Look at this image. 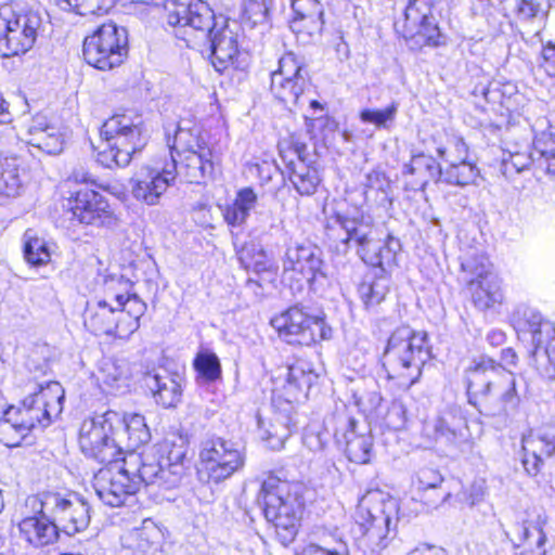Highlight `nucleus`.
<instances>
[{"mask_svg": "<svg viewBox=\"0 0 555 555\" xmlns=\"http://www.w3.org/2000/svg\"><path fill=\"white\" fill-rule=\"evenodd\" d=\"M385 425L392 430L404 428L406 423V410L402 401L393 400L384 416Z\"/></svg>", "mask_w": 555, "mask_h": 555, "instance_id": "obj_56", "label": "nucleus"}, {"mask_svg": "<svg viewBox=\"0 0 555 555\" xmlns=\"http://www.w3.org/2000/svg\"><path fill=\"white\" fill-rule=\"evenodd\" d=\"M289 436V417L276 414L270 423V428L264 430L262 438L270 441L273 449H279L283 447Z\"/></svg>", "mask_w": 555, "mask_h": 555, "instance_id": "obj_50", "label": "nucleus"}, {"mask_svg": "<svg viewBox=\"0 0 555 555\" xmlns=\"http://www.w3.org/2000/svg\"><path fill=\"white\" fill-rule=\"evenodd\" d=\"M540 57L539 66L550 77H555V43L548 41L546 44H543Z\"/></svg>", "mask_w": 555, "mask_h": 555, "instance_id": "obj_62", "label": "nucleus"}, {"mask_svg": "<svg viewBox=\"0 0 555 555\" xmlns=\"http://www.w3.org/2000/svg\"><path fill=\"white\" fill-rule=\"evenodd\" d=\"M179 375L159 367L146 372L142 385L150 391L155 402L166 409L176 406L182 396Z\"/></svg>", "mask_w": 555, "mask_h": 555, "instance_id": "obj_24", "label": "nucleus"}, {"mask_svg": "<svg viewBox=\"0 0 555 555\" xmlns=\"http://www.w3.org/2000/svg\"><path fill=\"white\" fill-rule=\"evenodd\" d=\"M305 487L274 475L263 479L257 496L266 519L271 522L279 541L287 546L297 533L305 507Z\"/></svg>", "mask_w": 555, "mask_h": 555, "instance_id": "obj_3", "label": "nucleus"}, {"mask_svg": "<svg viewBox=\"0 0 555 555\" xmlns=\"http://www.w3.org/2000/svg\"><path fill=\"white\" fill-rule=\"evenodd\" d=\"M246 460L243 444L216 435L207 437L199 449V478L208 483H221L241 473Z\"/></svg>", "mask_w": 555, "mask_h": 555, "instance_id": "obj_6", "label": "nucleus"}, {"mask_svg": "<svg viewBox=\"0 0 555 555\" xmlns=\"http://www.w3.org/2000/svg\"><path fill=\"white\" fill-rule=\"evenodd\" d=\"M309 86L306 64L295 53L287 52L279 60V68L271 73L270 90L285 105H296Z\"/></svg>", "mask_w": 555, "mask_h": 555, "instance_id": "obj_16", "label": "nucleus"}, {"mask_svg": "<svg viewBox=\"0 0 555 555\" xmlns=\"http://www.w3.org/2000/svg\"><path fill=\"white\" fill-rule=\"evenodd\" d=\"M279 337L289 345L311 346L332 338V327L321 315H312L308 308L296 304L271 320Z\"/></svg>", "mask_w": 555, "mask_h": 555, "instance_id": "obj_10", "label": "nucleus"}, {"mask_svg": "<svg viewBox=\"0 0 555 555\" xmlns=\"http://www.w3.org/2000/svg\"><path fill=\"white\" fill-rule=\"evenodd\" d=\"M279 152L297 193L301 196L313 195L321 183V177L314 166L315 162L309 157L307 144L291 135L279 142Z\"/></svg>", "mask_w": 555, "mask_h": 555, "instance_id": "obj_15", "label": "nucleus"}, {"mask_svg": "<svg viewBox=\"0 0 555 555\" xmlns=\"http://www.w3.org/2000/svg\"><path fill=\"white\" fill-rule=\"evenodd\" d=\"M399 106V102L392 100L384 108L365 107L360 111L359 119L362 124L373 125L376 129L390 130L396 122Z\"/></svg>", "mask_w": 555, "mask_h": 555, "instance_id": "obj_38", "label": "nucleus"}, {"mask_svg": "<svg viewBox=\"0 0 555 555\" xmlns=\"http://www.w3.org/2000/svg\"><path fill=\"white\" fill-rule=\"evenodd\" d=\"M28 435L25 428H22L21 423L14 416L9 415L5 409L0 417V443L8 448H16Z\"/></svg>", "mask_w": 555, "mask_h": 555, "instance_id": "obj_43", "label": "nucleus"}, {"mask_svg": "<svg viewBox=\"0 0 555 555\" xmlns=\"http://www.w3.org/2000/svg\"><path fill=\"white\" fill-rule=\"evenodd\" d=\"M326 264L323 259V251L313 244H296L287 248L284 259V270H292L301 273L307 278L312 289L319 279H326Z\"/></svg>", "mask_w": 555, "mask_h": 555, "instance_id": "obj_22", "label": "nucleus"}, {"mask_svg": "<svg viewBox=\"0 0 555 555\" xmlns=\"http://www.w3.org/2000/svg\"><path fill=\"white\" fill-rule=\"evenodd\" d=\"M64 390L61 384L49 382L46 386L37 385L29 396L20 401L17 405H9L7 411L29 434L37 425L49 426L52 415L62 412Z\"/></svg>", "mask_w": 555, "mask_h": 555, "instance_id": "obj_11", "label": "nucleus"}, {"mask_svg": "<svg viewBox=\"0 0 555 555\" xmlns=\"http://www.w3.org/2000/svg\"><path fill=\"white\" fill-rule=\"evenodd\" d=\"M124 435L128 436L127 448L133 451L146 444L151 439L150 429L140 414L132 415L128 422L125 420L124 429L118 431L117 438L119 439Z\"/></svg>", "mask_w": 555, "mask_h": 555, "instance_id": "obj_42", "label": "nucleus"}, {"mask_svg": "<svg viewBox=\"0 0 555 555\" xmlns=\"http://www.w3.org/2000/svg\"><path fill=\"white\" fill-rule=\"evenodd\" d=\"M538 168L555 176V140L551 134L542 133L535 138Z\"/></svg>", "mask_w": 555, "mask_h": 555, "instance_id": "obj_47", "label": "nucleus"}, {"mask_svg": "<svg viewBox=\"0 0 555 555\" xmlns=\"http://www.w3.org/2000/svg\"><path fill=\"white\" fill-rule=\"evenodd\" d=\"M328 438V433L309 430L304 435L302 442L312 452H321L325 450Z\"/></svg>", "mask_w": 555, "mask_h": 555, "instance_id": "obj_60", "label": "nucleus"}, {"mask_svg": "<svg viewBox=\"0 0 555 555\" xmlns=\"http://www.w3.org/2000/svg\"><path fill=\"white\" fill-rule=\"evenodd\" d=\"M63 11L78 15H101L114 7L115 0H55Z\"/></svg>", "mask_w": 555, "mask_h": 555, "instance_id": "obj_41", "label": "nucleus"}, {"mask_svg": "<svg viewBox=\"0 0 555 555\" xmlns=\"http://www.w3.org/2000/svg\"><path fill=\"white\" fill-rule=\"evenodd\" d=\"M467 285L472 300L479 310L492 309L504 300L502 280L495 272L481 280L469 279Z\"/></svg>", "mask_w": 555, "mask_h": 555, "instance_id": "obj_27", "label": "nucleus"}, {"mask_svg": "<svg viewBox=\"0 0 555 555\" xmlns=\"http://www.w3.org/2000/svg\"><path fill=\"white\" fill-rule=\"evenodd\" d=\"M220 20L222 26L202 40L209 47L211 64L220 73L229 67L244 70L248 65V54L238 50L237 35L228 27L222 16Z\"/></svg>", "mask_w": 555, "mask_h": 555, "instance_id": "obj_19", "label": "nucleus"}, {"mask_svg": "<svg viewBox=\"0 0 555 555\" xmlns=\"http://www.w3.org/2000/svg\"><path fill=\"white\" fill-rule=\"evenodd\" d=\"M365 186L370 190L380 191L385 195L390 190V180L382 170H372L366 175Z\"/></svg>", "mask_w": 555, "mask_h": 555, "instance_id": "obj_61", "label": "nucleus"}, {"mask_svg": "<svg viewBox=\"0 0 555 555\" xmlns=\"http://www.w3.org/2000/svg\"><path fill=\"white\" fill-rule=\"evenodd\" d=\"M42 26L38 11L27 10L16 13L10 8L0 11V55L10 57L29 51Z\"/></svg>", "mask_w": 555, "mask_h": 555, "instance_id": "obj_12", "label": "nucleus"}, {"mask_svg": "<svg viewBox=\"0 0 555 555\" xmlns=\"http://www.w3.org/2000/svg\"><path fill=\"white\" fill-rule=\"evenodd\" d=\"M28 133V143L47 154H59L63 151V134L57 127L49 125L44 117L34 119Z\"/></svg>", "mask_w": 555, "mask_h": 555, "instance_id": "obj_30", "label": "nucleus"}, {"mask_svg": "<svg viewBox=\"0 0 555 555\" xmlns=\"http://www.w3.org/2000/svg\"><path fill=\"white\" fill-rule=\"evenodd\" d=\"M117 312H124V310L113 307L106 299L100 300L96 310L89 318L90 327L95 334L128 337L127 331L121 327V322L116 317Z\"/></svg>", "mask_w": 555, "mask_h": 555, "instance_id": "obj_31", "label": "nucleus"}, {"mask_svg": "<svg viewBox=\"0 0 555 555\" xmlns=\"http://www.w3.org/2000/svg\"><path fill=\"white\" fill-rule=\"evenodd\" d=\"M461 268L467 274L466 282L469 279L481 280L494 273L489 258L477 251L466 254L461 261Z\"/></svg>", "mask_w": 555, "mask_h": 555, "instance_id": "obj_45", "label": "nucleus"}, {"mask_svg": "<svg viewBox=\"0 0 555 555\" xmlns=\"http://www.w3.org/2000/svg\"><path fill=\"white\" fill-rule=\"evenodd\" d=\"M21 188L22 182L16 169H5L0 158V199L18 195Z\"/></svg>", "mask_w": 555, "mask_h": 555, "instance_id": "obj_52", "label": "nucleus"}, {"mask_svg": "<svg viewBox=\"0 0 555 555\" xmlns=\"http://www.w3.org/2000/svg\"><path fill=\"white\" fill-rule=\"evenodd\" d=\"M513 326L518 334H530L533 345L532 356L538 357L546 338L555 333L552 322L544 320L542 315L526 306H519L512 314Z\"/></svg>", "mask_w": 555, "mask_h": 555, "instance_id": "obj_25", "label": "nucleus"}, {"mask_svg": "<svg viewBox=\"0 0 555 555\" xmlns=\"http://www.w3.org/2000/svg\"><path fill=\"white\" fill-rule=\"evenodd\" d=\"M486 482L485 480H476L474 481L466 494V502L469 506H475L480 503L486 495Z\"/></svg>", "mask_w": 555, "mask_h": 555, "instance_id": "obj_64", "label": "nucleus"}, {"mask_svg": "<svg viewBox=\"0 0 555 555\" xmlns=\"http://www.w3.org/2000/svg\"><path fill=\"white\" fill-rule=\"evenodd\" d=\"M237 254L241 263L248 270L250 268V263L257 260V258L264 257L267 251L259 243L250 241L245 243Z\"/></svg>", "mask_w": 555, "mask_h": 555, "instance_id": "obj_58", "label": "nucleus"}, {"mask_svg": "<svg viewBox=\"0 0 555 555\" xmlns=\"http://www.w3.org/2000/svg\"><path fill=\"white\" fill-rule=\"evenodd\" d=\"M128 31L114 22L104 23L83 40L85 61L100 70L120 66L128 56Z\"/></svg>", "mask_w": 555, "mask_h": 555, "instance_id": "obj_8", "label": "nucleus"}, {"mask_svg": "<svg viewBox=\"0 0 555 555\" xmlns=\"http://www.w3.org/2000/svg\"><path fill=\"white\" fill-rule=\"evenodd\" d=\"M501 360L488 356L474 359L465 369L464 383L468 403L481 415L506 421L517 411L520 396L515 375L504 364L515 366L517 354L513 348H504Z\"/></svg>", "mask_w": 555, "mask_h": 555, "instance_id": "obj_2", "label": "nucleus"}, {"mask_svg": "<svg viewBox=\"0 0 555 555\" xmlns=\"http://www.w3.org/2000/svg\"><path fill=\"white\" fill-rule=\"evenodd\" d=\"M27 541L36 547L44 546L56 541L61 530L53 519L40 514V517L25 518L20 525Z\"/></svg>", "mask_w": 555, "mask_h": 555, "instance_id": "obj_32", "label": "nucleus"}, {"mask_svg": "<svg viewBox=\"0 0 555 555\" xmlns=\"http://www.w3.org/2000/svg\"><path fill=\"white\" fill-rule=\"evenodd\" d=\"M176 177L177 159L175 158L173 164L166 165L162 171L154 168L143 169L132 180V195L147 205H156Z\"/></svg>", "mask_w": 555, "mask_h": 555, "instance_id": "obj_23", "label": "nucleus"}, {"mask_svg": "<svg viewBox=\"0 0 555 555\" xmlns=\"http://www.w3.org/2000/svg\"><path fill=\"white\" fill-rule=\"evenodd\" d=\"M257 201L258 196L251 188H243L237 191L233 203L227 206L223 211L227 223L232 227L245 223Z\"/></svg>", "mask_w": 555, "mask_h": 555, "instance_id": "obj_36", "label": "nucleus"}, {"mask_svg": "<svg viewBox=\"0 0 555 555\" xmlns=\"http://www.w3.org/2000/svg\"><path fill=\"white\" fill-rule=\"evenodd\" d=\"M103 382L111 386L119 388L126 385L129 376L128 369L125 363H117L114 361L105 362L102 367Z\"/></svg>", "mask_w": 555, "mask_h": 555, "instance_id": "obj_53", "label": "nucleus"}, {"mask_svg": "<svg viewBox=\"0 0 555 555\" xmlns=\"http://www.w3.org/2000/svg\"><path fill=\"white\" fill-rule=\"evenodd\" d=\"M124 311L131 318L126 328V335L130 336L140 327L139 320L146 311V304L137 294H130L127 297Z\"/></svg>", "mask_w": 555, "mask_h": 555, "instance_id": "obj_54", "label": "nucleus"}, {"mask_svg": "<svg viewBox=\"0 0 555 555\" xmlns=\"http://www.w3.org/2000/svg\"><path fill=\"white\" fill-rule=\"evenodd\" d=\"M430 358L427 333L404 325L396 328L388 338L383 366L389 378H402L412 386L418 382L422 369Z\"/></svg>", "mask_w": 555, "mask_h": 555, "instance_id": "obj_4", "label": "nucleus"}, {"mask_svg": "<svg viewBox=\"0 0 555 555\" xmlns=\"http://www.w3.org/2000/svg\"><path fill=\"white\" fill-rule=\"evenodd\" d=\"M23 253L26 261L34 267L43 266L51 259L48 243L31 229L26 230L23 235Z\"/></svg>", "mask_w": 555, "mask_h": 555, "instance_id": "obj_39", "label": "nucleus"}, {"mask_svg": "<svg viewBox=\"0 0 555 555\" xmlns=\"http://www.w3.org/2000/svg\"><path fill=\"white\" fill-rule=\"evenodd\" d=\"M132 286V282L122 275H109L104 280L105 299L108 302L114 301L116 308L125 310Z\"/></svg>", "mask_w": 555, "mask_h": 555, "instance_id": "obj_44", "label": "nucleus"}, {"mask_svg": "<svg viewBox=\"0 0 555 555\" xmlns=\"http://www.w3.org/2000/svg\"><path fill=\"white\" fill-rule=\"evenodd\" d=\"M436 153L442 160L449 163L447 168L442 169L441 182L457 186H466L476 182L479 169L475 164L464 158L450 160L447 155V147L443 145L438 146Z\"/></svg>", "mask_w": 555, "mask_h": 555, "instance_id": "obj_28", "label": "nucleus"}, {"mask_svg": "<svg viewBox=\"0 0 555 555\" xmlns=\"http://www.w3.org/2000/svg\"><path fill=\"white\" fill-rule=\"evenodd\" d=\"M180 163L177 176H183L189 183L199 184L214 172L210 149L182 155Z\"/></svg>", "mask_w": 555, "mask_h": 555, "instance_id": "obj_29", "label": "nucleus"}, {"mask_svg": "<svg viewBox=\"0 0 555 555\" xmlns=\"http://www.w3.org/2000/svg\"><path fill=\"white\" fill-rule=\"evenodd\" d=\"M537 154L535 140L533 141L532 147L526 152L503 153L500 163V172L506 179L512 180L515 176L528 170L530 167L538 168Z\"/></svg>", "mask_w": 555, "mask_h": 555, "instance_id": "obj_37", "label": "nucleus"}, {"mask_svg": "<svg viewBox=\"0 0 555 555\" xmlns=\"http://www.w3.org/2000/svg\"><path fill=\"white\" fill-rule=\"evenodd\" d=\"M326 235L328 240L336 243L335 248L338 253L347 254L350 249H354L363 259L365 254L371 256L370 248L375 244L378 231L371 216L362 212L353 215L336 212L326 224Z\"/></svg>", "mask_w": 555, "mask_h": 555, "instance_id": "obj_9", "label": "nucleus"}, {"mask_svg": "<svg viewBox=\"0 0 555 555\" xmlns=\"http://www.w3.org/2000/svg\"><path fill=\"white\" fill-rule=\"evenodd\" d=\"M389 291V278L386 274L363 281L358 288L361 300L366 309L376 307L386 297Z\"/></svg>", "mask_w": 555, "mask_h": 555, "instance_id": "obj_40", "label": "nucleus"}, {"mask_svg": "<svg viewBox=\"0 0 555 555\" xmlns=\"http://www.w3.org/2000/svg\"><path fill=\"white\" fill-rule=\"evenodd\" d=\"M402 173L415 177L411 186L415 191H424L430 182L437 184L442 180L441 165L435 157L423 152L412 154L410 162L403 165Z\"/></svg>", "mask_w": 555, "mask_h": 555, "instance_id": "obj_26", "label": "nucleus"}, {"mask_svg": "<svg viewBox=\"0 0 555 555\" xmlns=\"http://www.w3.org/2000/svg\"><path fill=\"white\" fill-rule=\"evenodd\" d=\"M318 375L309 367V364L298 362L287 367V385L300 391H308L315 383Z\"/></svg>", "mask_w": 555, "mask_h": 555, "instance_id": "obj_49", "label": "nucleus"}, {"mask_svg": "<svg viewBox=\"0 0 555 555\" xmlns=\"http://www.w3.org/2000/svg\"><path fill=\"white\" fill-rule=\"evenodd\" d=\"M401 250V242L399 238L388 234L383 241L379 236L376 238L373 247L370 248V254H365L362 261L366 264L378 267L380 273L386 274L387 268L396 264L397 255Z\"/></svg>", "mask_w": 555, "mask_h": 555, "instance_id": "obj_34", "label": "nucleus"}, {"mask_svg": "<svg viewBox=\"0 0 555 555\" xmlns=\"http://www.w3.org/2000/svg\"><path fill=\"white\" fill-rule=\"evenodd\" d=\"M522 538L526 542L531 544V540L535 545V550L525 548L515 555H546V534L539 525L522 524L520 527Z\"/></svg>", "mask_w": 555, "mask_h": 555, "instance_id": "obj_51", "label": "nucleus"}, {"mask_svg": "<svg viewBox=\"0 0 555 555\" xmlns=\"http://www.w3.org/2000/svg\"><path fill=\"white\" fill-rule=\"evenodd\" d=\"M165 8L168 10L167 23L178 28L176 36L188 46L203 42L219 25L212 9L203 0H191L188 4L175 5L172 10L167 4Z\"/></svg>", "mask_w": 555, "mask_h": 555, "instance_id": "obj_13", "label": "nucleus"}, {"mask_svg": "<svg viewBox=\"0 0 555 555\" xmlns=\"http://www.w3.org/2000/svg\"><path fill=\"white\" fill-rule=\"evenodd\" d=\"M301 555H349V551L345 543H341L334 548H328L315 543H310L304 548Z\"/></svg>", "mask_w": 555, "mask_h": 555, "instance_id": "obj_63", "label": "nucleus"}, {"mask_svg": "<svg viewBox=\"0 0 555 555\" xmlns=\"http://www.w3.org/2000/svg\"><path fill=\"white\" fill-rule=\"evenodd\" d=\"M443 478L437 469L424 467L416 474L418 490L436 489L442 482Z\"/></svg>", "mask_w": 555, "mask_h": 555, "instance_id": "obj_57", "label": "nucleus"}, {"mask_svg": "<svg viewBox=\"0 0 555 555\" xmlns=\"http://www.w3.org/2000/svg\"><path fill=\"white\" fill-rule=\"evenodd\" d=\"M324 25L323 14L307 15L304 17H294L291 22V28L295 33H306L309 36L321 34Z\"/></svg>", "mask_w": 555, "mask_h": 555, "instance_id": "obj_55", "label": "nucleus"}, {"mask_svg": "<svg viewBox=\"0 0 555 555\" xmlns=\"http://www.w3.org/2000/svg\"><path fill=\"white\" fill-rule=\"evenodd\" d=\"M366 430V426H363ZM337 442L345 446V454L350 462L366 464L371 460L373 438L358 429V422L350 415H337V428L334 434Z\"/></svg>", "mask_w": 555, "mask_h": 555, "instance_id": "obj_21", "label": "nucleus"}, {"mask_svg": "<svg viewBox=\"0 0 555 555\" xmlns=\"http://www.w3.org/2000/svg\"><path fill=\"white\" fill-rule=\"evenodd\" d=\"M294 17L324 14L323 7L319 0H292Z\"/></svg>", "mask_w": 555, "mask_h": 555, "instance_id": "obj_59", "label": "nucleus"}, {"mask_svg": "<svg viewBox=\"0 0 555 555\" xmlns=\"http://www.w3.org/2000/svg\"><path fill=\"white\" fill-rule=\"evenodd\" d=\"M467 422L457 406H448L426 422L423 434L436 443L459 449L467 440Z\"/></svg>", "mask_w": 555, "mask_h": 555, "instance_id": "obj_20", "label": "nucleus"}, {"mask_svg": "<svg viewBox=\"0 0 555 555\" xmlns=\"http://www.w3.org/2000/svg\"><path fill=\"white\" fill-rule=\"evenodd\" d=\"M188 438L182 435L165 439L141 454L130 453L119 463L118 457L94 476L98 498L108 506L117 507L127 496L137 493L142 483L172 489L185 475Z\"/></svg>", "mask_w": 555, "mask_h": 555, "instance_id": "obj_1", "label": "nucleus"}, {"mask_svg": "<svg viewBox=\"0 0 555 555\" xmlns=\"http://www.w3.org/2000/svg\"><path fill=\"white\" fill-rule=\"evenodd\" d=\"M198 376L206 382H215L221 377V363L217 354L210 350H201L193 361Z\"/></svg>", "mask_w": 555, "mask_h": 555, "instance_id": "obj_46", "label": "nucleus"}, {"mask_svg": "<svg viewBox=\"0 0 555 555\" xmlns=\"http://www.w3.org/2000/svg\"><path fill=\"white\" fill-rule=\"evenodd\" d=\"M65 216L75 224L102 227L112 219L106 198L99 192L81 185L70 192L65 204Z\"/></svg>", "mask_w": 555, "mask_h": 555, "instance_id": "obj_17", "label": "nucleus"}, {"mask_svg": "<svg viewBox=\"0 0 555 555\" xmlns=\"http://www.w3.org/2000/svg\"><path fill=\"white\" fill-rule=\"evenodd\" d=\"M102 144L98 163L105 168L126 167L132 156L147 144V135L139 116L120 114L108 118L100 129Z\"/></svg>", "mask_w": 555, "mask_h": 555, "instance_id": "obj_5", "label": "nucleus"}, {"mask_svg": "<svg viewBox=\"0 0 555 555\" xmlns=\"http://www.w3.org/2000/svg\"><path fill=\"white\" fill-rule=\"evenodd\" d=\"M40 505L39 514L53 519L67 535L82 532L90 525V505L77 493L62 495L56 492H46L41 494Z\"/></svg>", "mask_w": 555, "mask_h": 555, "instance_id": "obj_14", "label": "nucleus"}, {"mask_svg": "<svg viewBox=\"0 0 555 555\" xmlns=\"http://www.w3.org/2000/svg\"><path fill=\"white\" fill-rule=\"evenodd\" d=\"M274 0H243L242 17L253 27L264 24L269 20Z\"/></svg>", "mask_w": 555, "mask_h": 555, "instance_id": "obj_48", "label": "nucleus"}, {"mask_svg": "<svg viewBox=\"0 0 555 555\" xmlns=\"http://www.w3.org/2000/svg\"><path fill=\"white\" fill-rule=\"evenodd\" d=\"M206 141L201 135V130L197 127H184L181 124L177 126L172 145H170L171 160L176 159L177 156L182 157L193 152H199L202 150H208Z\"/></svg>", "mask_w": 555, "mask_h": 555, "instance_id": "obj_35", "label": "nucleus"}, {"mask_svg": "<svg viewBox=\"0 0 555 555\" xmlns=\"http://www.w3.org/2000/svg\"><path fill=\"white\" fill-rule=\"evenodd\" d=\"M431 8V0H409L404 10V36L420 46L439 47L443 43Z\"/></svg>", "mask_w": 555, "mask_h": 555, "instance_id": "obj_18", "label": "nucleus"}, {"mask_svg": "<svg viewBox=\"0 0 555 555\" xmlns=\"http://www.w3.org/2000/svg\"><path fill=\"white\" fill-rule=\"evenodd\" d=\"M124 425L125 417L115 411L85 420L79 429L81 452L99 463L114 462L121 453L117 435Z\"/></svg>", "mask_w": 555, "mask_h": 555, "instance_id": "obj_7", "label": "nucleus"}, {"mask_svg": "<svg viewBox=\"0 0 555 555\" xmlns=\"http://www.w3.org/2000/svg\"><path fill=\"white\" fill-rule=\"evenodd\" d=\"M522 449L525 451L524 467L529 474L534 475L539 470L542 457H550L555 453V429L545 431L537 441L525 440Z\"/></svg>", "mask_w": 555, "mask_h": 555, "instance_id": "obj_33", "label": "nucleus"}]
</instances>
